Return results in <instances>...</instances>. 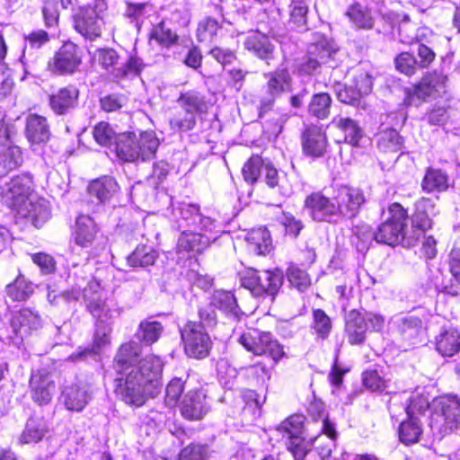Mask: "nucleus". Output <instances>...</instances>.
I'll use <instances>...</instances> for the list:
<instances>
[{"label": "nucleus", "instance_id": "13", "mask_svg": "<svg viewBox=\"0 0 460 460\" xmlns=\"http://www.w3.org/2000/svg\"><path fill=\"white\" fill-rule=\"evenodd\" d=\"M332 199L336 203L339 216L348 218L356 217L366 202L362 190L347 185L334 188Z\"/></svg>", "mask_w": 460, "mask_h": 460}, {"label": "nucleus", "instance_id": "52", "mask_svg": "<svg viewBox=\"0 0 460 460\" xmlns=\"http://www.w3.org/2000/svg\"><path fill=\"white\" fill-rule=\"evenodd\" d=\"M421 320L413 315L402 317L398 322V331L405 340L416 339L421 332Z\"/></svg>", "mask_w": 460, "mask_h": 460}, {"label": "nucleus", "instance_id": "35", "mask_svg": "<svg viewBox=\"0 0 460 460\" xmlns=\"http://www.w3.org/2000/svg\"><path fill=\"white\" fill-rule=\"evenodd\" d=\"M250 252L256 255H265L270 252L272 243L270 232L265 227L252 229L246 235Z\"/></svg>", "mask_w": 460, "mask_h": 460}, {"label": "nucleus", "instance_id": "6", "mask_svg": "<svg viewBox=\"0 0 460 460\" xmlns=\"http://www.w3.org/2000/svg\"><path fill=\"white\" fill-rule=\"evenodd\" d=\"M239 277L242 287L250 290L254 296H275L284 280L283 272L278 269L257 270L250 268L241 271Z\"/></svg>", "mask_w": 460, "mask_h": 460}, {"label": "nucleus", "instance_id": "60", "mask_svg": "<svg viewBox=\"0 0 460 460\" xmlns=\"http://www.w3.org/2000/svg\"><path fill=\"white\" fill-rule=\"evenodd\" d=\"M304 420L305 417L302 415H292L279 425V429L288 436V439L302 437Z\"/></svg>", "mask_w": 460, "mask_h": 460}, {"label": "nucleus", "instance_id": "56", "mask_svg": "<svg viewBox=\"0 0 460 460\" xmlns=\"http://www.w3.org/2000/svg\"><path fill=\"white\" fill-rule=\"evenodd\" d=\"M265 164L259 155L252 156L243 167V175L245 181L254 183L262 174Z\"/></svg>", "mask_w": 460, "mask_h": 460}, {"label": "nucleus", "instance_id": "30", "mask_svg": "<svg viewBox=\"0 0 460 460\" xmlns=\"http://www.w3.org/2000/svg\"><path fill=\"white\" fill-rule=\"evenodd\" d=\"M98 228L94 220L86 215H81L77 217L74 231L75 243L87 248L93 245L96 239Z\"/></svg>", "mask_w": 460, "mask_h": 460}, {"label": "nucleus", "instance_id": "15", "mask_svg": "<svg viewBox=\"0 0 460 460\" xmlns=\"http://www.w3.org/2000/svg\"><path fill=\"white\" fill-rule=\"evenodd\" d=\"M103 2L97 3L94 7L83 9L75 19V30L85 39L94 40L102 34L103 20L101 15Z\"/></svg>", "mask_w": 460, "mask_h": 460}, {"label": "nucleus", "instance_id": "42", "mask_svg": "<svg viewBox=\"0 0 460 460\" xmlns=\"http://www.w3.org/2000/svg\"><path fill=\"white\" fill-rule=\"evenodd\" d=\"M140 153H137V162H146L155 156L160 145L159 139L153 131L141 132L138 135Z\"/></svg>", "mask_w": 460, "mask_h": 460}, {"label": "nucleus", "instance_id": "12", "mask_svg": "<svg viewBox=\"0 0 460 460\" xmlns=\"http://www.w3.org/2000/svg\"><path fill=\"white\" fill-rule=\"evenodd\" d=\"M33 189L32 175L29 172L13 177L0 187L3 201L10 208L16 210L31 198Z\"/></svg>", "mask_w": 460, "mask_h": 460}, {"label": "nucleus", "instance_id": "64", "mask_svg": "<svg viewBox=\"0 0 460 460\" xmlns=\"http://www.w3.org/2000/svg\"><path fill=\"white\" fill-rule=\"evenodd\" d=\"M208 454L207 445L192 443L181 451L180 458L181 460H206Z\"/></svg>", "mask_w": 460, "mask_h": 460}, {"label": "nucleus", "instance_id": "9", "mask_svg": "<svg viewBox=\"0 0 460 460\" xmlns=\"http://www.w3.org/2000/svg\"><path fill=\"white\" fill-rule=\"evenodd\" d=\"M238 341L254 355H269L275 362L285 355L283 347L270 332L251 328L239 337Z\"/></svg>", "mask_w": 460, "mask_h": 460}, {"label": "nucleus", "instance_id": "58", "mask_svg": "<svg viewBox=\"0 0 460 460\" xmlns=\"http://www.w3.org/2000/svg\"><path fill=\"white\" fill-rule=\"evenodd\" d=\"M219 29L218 22L216 19L206 18L201 21L197 28V38L199 42L211 43Z\"/></svg>", "mask_w": 460, "mask_h": 460}, {"label": "nucleus", "instance_id": "18", "mask_svg": "<svg viewBox=\"0 0 460 460\" xmlns=\"http://www.w3.org/2000/svg\"><path fill=\"white\" fill-rule=\"evenodd\" d=\"M305 208L313 220L331 222L332 217L339 216L335 201L322 192H314L305 199Z\"/></svg>", "mask_w": 460, "mask_h": 460}, {"label": "nucleus", "instance_id": "8", "mask_svg": "<svg viewBox=\"0 0 460 460\" xmlns=\"http://www.w3.org/2000/svg\"><path fill=\"white\" fill-rule=\"evenodd\" d=\"M175 227L178 230H199L204 232H222L221 225L214 218L204 216L199 207L191 203H181L172 211Z\"/></svg>", "mask_w": 460, "mask_h": 460}, {"label": "nucleus", "instance_id": "26", "mask_svg": "<svg viewBox=\"0 0 460 460\" xmlns=\"http://www.w3.org/2000/svg\"><path fill=\"white\" fill-rule=\"evenodd\" d=\"M244 48L260 59L269 60L273 58L275 45L269 36L260 31H252L244 40Z\"/></svg>", "mask_w": 460, "mask_h": 460}, {"label": "nucleus", "instance_id": "63", "mask_svg": "<svg viewBox=\"0 0 460 460\" xmlns=\"http://www.w3.org/2000/svg\"><path fill=\"white\" fill-rule=\"evenodd\" d=\"M308 6L288 5L289 23L296 30H307Z\"/></svg>", "mask_w": 460, "mask_h": 460}, {"label": "nucleus", "instance_id": "40", "mask_svg": "<svg viewBox=\"0 0 460 460\" xmlns=\"http://www.w3.org/2000/svg\"><path fill=\"white\" fill-rule=\"evenodd\" d=\"M346 16L357 29L370 30L374 26L371 12L364 5L355 3L349 6Z\"/></svg>", "mask_w": 460, "mask_h": 460}, {"label": "nucleus", "instance_id": "22", "mask_svg": "<svg viewBox=\"0 0 460 460\" xmlns=\"http://www.w3.org/2000/svg\"><path fill=\"white\" fill-rule=\"evenodd\" d=\"M62 397L67 410L81 411L92 398V389L89 384L78 382L65 387Z\"/></svg>", "mask_w": 460, "mask_h": 460}, {"label": "nucleus", "instance_id": "10", "mask_svg": "<svg viewBox=\"0 0 460 460\" xmlns=\"http://www.w3.org/2000/svg\"><path fill=\"white\" fill-rule=\"evenodd\" d=\"M177 103L185 111L184 116L175 115L170 119L172 129L175 131H189L196 126V115L206 110V102L201 93L196 91L181 93Z\"/></svg>", "mask_w": 460, "mask_h": 460}, {"label": "nucleus", "instance_id": "49", "mask_svg": "<svg viewBox=\"0 0 460 460\" xmlns=\"http://www.w3.org/2000/svg\"><path fill=\"white\" fill-rule=\"evenodd\" d=\"M332 98L326 93L314 94L308 105V112L319 119H326L330 114Z\"/></svg>", "mask_w": 460, "mask_h": 460}, {"label": "nucleus", "instance_id": "7", "mask_svg": "<svg viewBox=\"0 0 460 460\" xmlns=\"http://www.w3.org/2000/svg\"><path fill=\"white\" fill-rule=\"evenodd\" d=\"M447 76L434 70L422 76L420 81L407 92L404 103L407 106L418 107L428 100H435L447 93Z\"/></svg>", "mask_w": 460, "mask_h": 460}, {"label": "nucleus", "instance_id": "48", "mask_svg": "<svg viewBox=\"0 0 460 460\" xmlns=\"http://www.w3.org/2000/svg\"><path fill=\"white\" fill-rule=\"evenodd\" d=\"M449 270L453 276L452 284L446 288L451 296H460V248H453L448 255Z\"/></svg>", "mask_w": 460, "mask_h": 460}, {"label": "nucleus", "instance_id": "44", "mask_svg": "<svg viewBox=\"0 0 460 460\" xmlns=\"http://www.w3.org/2000/svg\"><path fill=\"white\" fill-rule=\"evenodd\" d=\"M421 433V421L418 416H408V420L402 421L399 429L400 440L405 445L416 443Z\"/></svg>", "mask_w": 460, "mask_h": 460}, {"label": "nucleus", "instance_id": "36", "mask_svg": "<svg viewBox=\"0 0 460 460\" xmlns=\"http://www.w3.org/2000/svg\"><path fill=\"white\" fill-rule=\"evenodd\" d=\"M119 190V184L113 177L103 176L89 184L88 190L92 196H95L101 202L111 199Z\"/></svg>", "mask_w": 460, "mask_h": 460}, {"label": "nucleus", "instance_id": "16", "mask_svg": "<svg viewBox=\"0 0 460 460\" xmlns=\"http://www.w3.org/2000/svg\"><path fill=\"white\" fill-rule=\"evenodd\" d=\"M221 232H204L199 230H182L177 242L176 251L181 252L201 253L211 243L215 242Z\"/></svg>", "mask_w": 460, "mask_h": 460}, {"label": "nucleus", "instance_id": "14", "mask_svg": "<svg viewBox=\"0 0 460 460\" xmlns=\"http://www.w3.org/2000/svg\"><path fill=\"white\" fill-rule=\"evenodd\" d=\"M82 64V56L78 47L71 41L65 42L49 61L51 73L58 75L75 73Z\"/></svg>", "mask_w": 460, "mask_h": 460}, {"label": "nucleus", "instance_id": "51", "mask_svg": "<svg viewBox=\"0 0 460 460\" xmlns=\"http://www.w3.org/2000/svg\"><path fill=\"white\" fill-rule=\"evenodd\" d=\"M377 146L384 152H398L402 147V138L395 129L387 128L380 133Z\"/></svg>", "mask_w": 460, "mask_h": 460}, {"label": "nucleus", "instance_id": "46", "mask_svg": "<svg viewBox=\"0 0 460 460\" xmlns=\"http://www.w3.org/2000/svg\"><path fill=\"white\" fill-rule=\"evenodd\" d=\"M421 187L427 192L444 191L448 188V176L441 170L428 169Z\"/></svg>", "mask_w": 460, "mask_h": 460}, {"label": "nucleus", "instance_id": "20", "mask_svg": "<svg viewBox=\"0 0 460 460\" xmlns=\"http://www.w3.org/2000/svg\"><path fill=\"white\" fill-rule=\"evenodd\" d=\"M15 211L19 217L27 219L37 228L41 227L50 217L47 201L32 197Z\"/></svg>", "mask_w": 460, "mask_h": 460}, {"label": "nucleus", "instance_id": "53", "mask_svg": "<svg viewBox=\"0 0 460 460\" xmlns=\"http://www.w3.org/2000/svg\"><path fill=\"white\" fill-rule=\"evenodd\" d=\"M49 34L42 30L35 31L25 37L23 54L22 56V61L24 66H27V62L29 61L28 55H30L33 49H40L49 42Z\"/></svg>", "mask_w": 460, "mask_h": 460}, {"label": "nucleus", "instance_id": "4", "mask_svg": "<svg viewBox=\"0 0 460 460\" xmlns=\"http://www.w3.org/2000/svg\"><path fill=\"white\" fill-rule=\"evenodd\" d=\"M419 239L416 230L408 228V214L399 203L388 207V217L375 232V240L389 246H413Z\"/></svg>", "mask_w": 460, "mask_h": 460}, {"label": "nucleus", "instance_id": "5", "mask_svg": "<svg viewBox=\"0 0 460 460\" xmlns=\"http://www.w3.org/2000/svg\"><path fill=\"white\" fill-rule=\"evenodd\" d=\"M433 413L429 427L436 439H441L450 432L460 435V398L446 394L432 402Z\"/></svg>", "mask_w": 460, "mask_h": 460}, {"label": "nucleus", "instance_id": "2", "mask_svg": "<svg viewBox=\"0 0 460 460\" xmlns=\"http://www.w3.org/2000/svg\"><path fill=\"white\" fill-rule=\"evenodd\" d=\"M81 296L88 312L96 320V331L93 344L84 349L79 348L68 359L73 362H99L102 348L110 343L111 322L119 315L121 309L112 300L102 297V290L95 280L89 281L83 291L76 287L63 291L62 300L66 303L77 301Z\"/></svg>", "mask_w": 460, "mask_h": 460}, {"label": "nucleus", "instance_id": "41", "mask_svg": "<svg viewBox=\"0 0 460 460\" xmlns=\"http://www.w3.org/2000/svg\"><path fill=\"white\" fill-rule=\"evenodd\" d=\"M427 31V28H420L416 23L411 22L408 15H404L398 25L399 39L404 44L420 41L426 36Z\"/></svg>", "mask_w": 460, "mask_h": 460}, {"label": "nucleus", "instance_id": "29", "mask_svg": "<svg viewBox=\"0 0 460 460\" xmlns=\"http://www.w3.org/2000/svg\"><path fill=\"white\" fill-rule=\"evenodd\" d=\"M345 322V332L349 342L352 345L363 343L367 331V323L363 314L357 310H351L346 314Z\"/></svg>", "mask_w": 460, "mask_h": 460}, {"label": "nucleus", "instance_id": "59", "mask_svg": "<svg viewBox=\"0 0 460 460\" xmlns=\"http://www.w3.org/2000/svg\"><path fill=\"white\" fill-rule=\"evenodd\" d=\"M265 183L270 188L279 187V191L284 196H289L292 193V190L289 187H286L280 184V178L279 172L275 167L270 164H266L263 167L262 174Z\"/></svg>", "mask_w": 460, "mask_h": 460}, {"label": "nucleus", "instance_id": "55", "mask_svg": "<svg viewBox=\"0 0 460 460\" xmlns=\"http://www.w3.org/2000/svg\"><path fill=\"white\" fill-rule=\"evenodd\" d=\"M151 37L165 47H170L178 40V35L168 27L165 21L160 22L154 27Z\"/></svg>", "mask_w": 460, "mask_h": 460}, {"label": "nucleus", "instance_id": "19", "mask_svg": "<svg viewBox=\"0 0 460 460\" xmlns=\"http://www.w3.org/2000/svg\"><path fill=\"white\" fill-rule=\"evenodd\" d=\"M307 50L311 56L316 57L320 62L330 67L337 66V54L339 47L336 42L327 36L316 32L313 36V41L308 45Z\"/></svg>", "mask_w": 460, "mask_h": 460}, {"label": "nucleus", "instance_id": "47", "mask_svg": "<svg viewBox=\"0 0 460 460\" xmlns=\"http://www.w3.org/2000/svg\"><path fill=\"white\" fill-rule=\"evenodd\" d=\"M33 293V287L22 275L6 286V294L13 301H24Z\"/></svg>", "mask_w": 460, "mask_h": 460}, {"label": "nucleus", "instance_id": "31", "mask_svg": "<svg viewBox=\"0 0 460 460\" xmlns=\"http://www.w3.org/2000/svg\"><path fill=\"white\" fill-rule=\"evenodd\" d=\"M40 315L30 308L20 310L11 320L13 332L21 338L29 334L30 331L40 328Z\"/></svg>", "mask_w": 460, "mask_h": 460}, {"label": "nucleus", "instance_id": "38", "mask_svg": "<svg viewBox=\"0 0 460 460\" xmlns=\"http://www.w3.org/2000/svg\"><path fill=\"white\" fill-rule=\"evenodd\" d=\"M154 11V6L149 2H126L123 12L125 18L139 30L144 20Z\"/></svg>", "mask_w": 460, "mask_h": 460}, {"label": "nucleus", "instance_id": "1", "mask_svg": "<svg viewBox=\"0 0 460 460\" xmlns=\"http://www.w3.org/2000/svg\"><path fill=\"white\" fill-rule=\"evenodd\" d=\"M141 346L129 341L122 344L114 358L120 376L115 379V393L128 404L141 406L146 397H155L162 388L163 362L155 355L138 360Z\"/></svg>", "mask_w": 460, "mask_h": 460}, {"label": "nucleus", "instance_id": "23", "mask_svg": "<svg viewBox=\"0 0 460 460\" xmlns=\"http://www.w3.org/2000/svg\"><path fill=\"white\" fill-rule=\"evenodd\" d=\"M78 89L75 86L69 85L60 88L50 94L49 102L55 114L65 115L76 107L78 104Z\"/></svg>", "mask_w": 460, "mask_h": 460}, {"label": "nucleus", "instance_id": "24", "mask_svg": "<svg viewBox=\"0 0 460 460\" xmlns=\"http://www.w3.org/2000/svg\"><path fill=\"white\" fill-rule=\"evenodd\" d=\"M145 65L143 60L134 54L119 58L111 65L109 74L115 79L133 78L140 75Z\"/></svg>", "mask_w": 460, "mask_h": 460}, {"label": "nucleus", "instance_id": "21", "mask_svg": "<svg viewBox=\"0 0 460 460\" xmlns=\"http://www.w3.org/2000/svg\"><path fill=\"white\" fill-rule=\"evenodd\" d=\"M32 400L40 405L48 404L55 392V384L45 371L32 373L30 379Z\"/></svg>", "mask_w": 460, "mask_h": 460}, {"label": "nucleus", "instance_id": "33", "mask_svg": "<svg viewBox=\"0 0 460 460\" xmlns=\"http://www.w3.org/2000/svg\"><path fill=\"white\" fill-rule=\"evenodd\" d=\"M209 303L228 317L239 319L243 314L234 295L230 291L217 290L213 293Z\"/></svg>", "mask_w": 460, "mask_h": 460}, {"label": "nucleus", "instance_id": "11", "mask_svg": "<svg viewBox=\"0 0 460 460\" xmlns=\"http://www.w3.org/2000/svg\"><path fill=\"white\" fill-rule=\"evenodd\" d=\"M181 337L185 354L195 359L208 357L212 341L204 327L197 322H188L181 329Z\"/></svg>", "mask_w": 460, "mask_h": 460}, {"label": "nucleus", "instance_id": "50", "mask_svg": "<svg viewBox=\"0 0 460 460\" xmlns=\"http://www.w3.org/2000/svg\"><path fill=\"white\" fill-rule=\"evenodd\" d=\"M163 331L164 327L161 323L146 320L140 323L137 336L146 344H152L159 339Z\"/></svg>", "mask_w": 460, "mask_h": 460}, {"label": "nucleus", "instance_id": "25", "mask_svg": "<svg viewBox=\"0 0 460 460\" xmlns=\"http://www.w3.org/2000/svg\"><path fill=\"white\" fill-rule=\"evenodd\" d=\"M327 146V139L322 129L314 125L309 126L302 135V147L304 153L314 158L324 155Z\"/></svg>", "mask_w": 460, "mask_h": 460}, {"label": "nucleus", "instance_id": "17", "mask_svg": "<svg viewBox=\"0 0 460 460\" xmlns=\"http://www.w3.org/2000/svg\"><path fill=\"white\" fill-rule=\"evenodd\" d=\"M179 407L181 416L188 420H202L211 409L206 393L200 389L185 394Z\"/></svg>", "mask_w": 460, "mask_h": 460}, {"label": "nucleus", "instance_id": "43", "mask_svg": "<svg viewBox=\"0 0 460 460\" xmlns=\"http://www.w3.org/2000/svg\"><path fill=\"white\" fill-rule=\"evenodd\" d=\"M158 257L157 252L148 245H137L127 257L130 267H147L153 265Z\"/></svg>", "mask_w": 460, "mask_h": 460}, {"label": "nucleus", "instance_id": "27", "mask_svg": "<svg viewBox=\"0 0 460 460\" xmlns=\"http://www.w3.org/2000/svg\"><path fill=\"white\" fill-rule=\"evenodd\" d=\"M50 128L47 119L38 114H29L26 118L25 136L31 144L46 143L50 137Z\"/></svg>", "mask_w": 460, "mask_h": 460}, {"label": "nucleus", "instance_id": "34", "mask_svg": "<svg viewBox=\"0 0 460 460\" xmlns=\"http://www.w3.org/2000/svg\"><path fill=\"white\" fill-rule=\"evenodd\" d=\"M436 349L444 357H452L460 350V332L456 328L444 329L436 338Z\"/></svg>", "mask_w": 460, "mask_h": 460}, {"label": "nucleus", "instance_id": "3", "mask_svg": "<svg viewBox=\"0 0 460 460\" xmlns=\"http://www.w3.org/2000/svg\"><path fill=\"white\" fill-rule=\"evenodd\" d=\"M264 77L267 83L259 96V118L265 119V123L273 122L270 131L278 135L281 132L288 116L285 113H279L274 109L275 102L282 93L289 90L291 77L287 69L266 73Z\"/></svg>", "mask_w": 460, "mask_h": 460}, {"label": "nucleus", "instance_id": "54", "mask_svg": "<svg viewBox=\"0 0 460 460\" xmlns=\"http://www.w3.org/2000/svg\"><path fill=\"white\" fill-rule=\"evenodd\" d=\"M117 134L108 122H99L93 130L94 140L103 146H116Z\"/></svg>", "mask_w": 460, "mask_h": 460}, {"label": "nucleus", "instance_id": "45", "mask_svg": "<svg viewBox=\"0 0 460 460\" xmlns=\"http://www.w3.org/2000/svg\"><path fill=\"white\" fill-rule=\"evenodd\" d=\"M22 163V155L19 146H10L0 152V176H5L18 168Z\"/></svg>", "mask_w": 460, "mask_h": 460}, {"label": "nucleus", "instance_id": "32", "mask_svg": "<svg viewBox=\"0 0 460 460\" xmlns=\"http://www.w3.org/2000/svg\"><path fill=\"white\" fill-rule=\"evenodd\" d=\"M331 125L341 131L345 143L352 146L359 145V141L363 137V130L356 120L349 117L338 115L332 119Z\"/></svg>", "mask_w": 460, "mask_h": 460}, {"label": "nucleus", "instance_id": "39", "mask_svg": "<svg viewBox=\"0 0 460 460\" xmlns=\"http://www.w3.org/2000/svg\"><path fill=\"white\" fill-rule=\"evenodd\" d=\"M134 146V132H123L117 137L114 151L121 161L137 163V153Z\"/></svg>", "mask_w": 460, "mask_h": 460}, {"label": "nucleus", "instance_id": "62", "mask_svg": "<svg viewBox=\"0 0 460 460\" xmlns=\"http://www.w3.org/2000/svg\"><path fill=\"white\" fill-rule=\"evenodd\" d=\"M313 317L314 322L312 327L315 333L323 339L326 338L332 329L331 319L322 309L314 310Z\"/></svg>", "mask_w": 460, "mask_h": 460}, {"label": "nucleus", "instance_id": "57", "mask_svg": "<svg viewBox=\"0 0 460 460\" xmlns=\"http://www.w3.org/2000/svg\"><path fill=\"white\" fill-rule=\"evenodd\" d=\"M351 242L358 251L367 249L369 243L375 239V232L367 225L357 226L352 229Z\"/></svg>", "mask_w": 460, "mask_h": 460}, {"label": "nucleus", "instance_id": "37", "mask_svg": "<svg viewBox=\"0 0 460 460\" xmlns=\"http://www.w3.org/2000/svg\"><path fill=\"white\" fill-rule=\"evenodd\" d=\"M49 432L47 422L40 418H30L19 438V444H31L40 442Z\"/></svg>", "mask_w": 460, "mask_h": 460}, {"label": "nucleus", "instance_id": "28", "mask_svg": "<svg viewBox=\"0 0 460 460\" xmlns=\"http://www.w3.org/2000/svg\"><path fill=\"white\" fill-rule=\"evenodd\" d=\"M322 435L311 438V446H314L315 451L322 460L327 459L332 449L335 447V440L337 438V431L335 424L330 420H324L323 422Z\"/></svg>", "mask_w": 460, "mask_h": 460}, {"label": "nucleus", "instance_id": "61", "mask_svg": "<svg viewBox=\"0 0 460 460\" xmlns=\"http://www.w3.org/2000/svg\"><path fill=\"white\" fill-rule=\"evenodd\" d=\"M350 85L361 97L367 95L373 88V77L368 72L358 69L356 71Z\"/></svg>", "mask_w": 460, "mask_h": 460}]
</instances>
